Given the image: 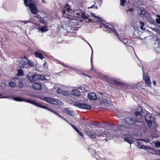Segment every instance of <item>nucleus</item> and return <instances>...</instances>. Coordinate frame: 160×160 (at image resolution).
<instances>
[{"label": "nucleus", "instance_id": "nucleus-1", "mask_svg": "<svg viewBox=\"0 0 160 160\" xmlns=\"http://www.w3.org/2000/svg\"><path fill=\"white\" fill-rule=\"evenodd\" d=\"M63 16L65 17H67L68 18L72 19L70 17H81L83 18L87 19L86 22H92L91 19H88L89 17L88 15L84 12H82L81 10H77L73 11L70 9V6L67 4L63 7L62 8V12Z\"/></svg>", "mask_w": 160, "mask_h": 160}, {"label": "nucleus", "instance_id": "nucleus-2", "mask_svg": "<svg viewBox=\"0 0 160 160\" xmlns=\"http://www.w3.org/2000/svg\"><path fill=\"white\" fill-rule=\"evenodd\" d=\"M27 79L31 82L40 80H48L50 77L47 75H39L33 72H29L26 75Z\"/></svg>", "mask_w": 160, "mask_h": 160}, {"label": "nucleus", "instance_id": "nucleus-3", "mask_svg": "<svg viewBox=\"0 0 160 160\" xmlns=\"http://www.w3.org/2000/svg\"><path fill=\"white\" fill-rule=\"evenodd\" d=\"M18 65L20 69L29 68L33 66V63L27 58L24 57L20 59Z\"/></svg>", "mask_w": 160, "mask_h": 160}, {"label": "nucleus", "instance_id": "nucleus-4", "mask_svg": "<svg viewBox=\"0 0 160 160\" xmlns=\"http://www.w3.org/2000/svg\"><path fill=\"white\" fill-rule=\"evenodd\" d=\"M13 99L14 100L17 102L24 101L28 103H29L38 107L47 109L49 111H51V109L48 108L46 106L42 105L40 103H37L35 100H34L29 99H24L22 98H21L19 97H14L13 98Z\"/></svg>", "mask_w": 160, "mask_h": 160}, {"label": "nucleus", "instance_id": "nucleus-5", "mask_svg": "<svg viewBox=\"0 0 160 160\" xmlns=\"http://www.w3.org/2000/svg\"><path fill=\"white\" fill-rule=\"evenodd\" d=\"M25 6H28L31 12L33 14H37L38 10L36 7V2L35 0H23Z\"/></svg>", "mask_w": 160, "mask_h": 160}, {"label": "nucleus", "instance_id": "nucleus-6", "mask_svg": "<svg viewBox=\"0 0 160 160\" xmlns=\"http://www.w3.org/2000/svg\"><path fill=\"white\" fill-rule=\"evenodd\" d=\"M154 118L152 116L150 113H147L145 117V121L149 128L150 132L152 131V132H153L155 130L154 128L155 124L154 122Z\"/></svg>", "mask_w": 160, "mask_h": 160}, {"label": "nucleus", "instance_id": "nucleus-7", "mask_svg": "<svg viewBox=\"0 0 160 160\" xmlns=\"http://www.w3.org/2000/svg\"><path fill=\"white\" fill-rule=\"evenodd\" d=\"M43 100L44 101L47 102L48 103L56 105H61L62 104V102L59 100L55 99L49 97H44L43 98Z\"/></svg>", "mask_w": 160, "mask_h": 160}, {"label": "nucleus", "instance_id": "nucleus-8", "mask_svg": "<svg viewBox=\"0 0 160 160\" xmlns=\"http://www.w3.org/2000/svg\"><path fill=\"white\" fill-rule=\"evenodd\" d=\"M143 120L141 118L140 119H138L137 120L134 118L130 117H128L125 118L124 119L125 122L129 125H132L135 124L136 122H142Z\"/></svg>", "mask_w": 160, "mask_h": 160}, {"label": "nucleus", "instance_id": "nucleus-9", "mask_svg": "<svg viewBox=\"0 0 160 160\" xmlns=\"http://www.w3.org/2000/svg\"><path fill=\"white\" fill-rule=\"evenodd\" d=\"M122 137L125 140L130 144H132L133 142V141L132 140L133 139L132 135L126 133H122Z\"/></svg>", "mask_w": 160, "mask_h": 160}, {"label": "nucleus", "instance_id": "nucleus-10", "mask_svg": "<svg viewBox=\"0 0 160 160\" xmlns=\"http://www.w3.org/2000/svg\"><path fill=\"white\" fill-rule=\"evenodd\" d=\"M73 105L77 107L87 109H90L91 108L90 106L87 104L85 103H81L78 102H74Z\"/></svg>", "mask_w": 160, "mask_h": 160}, {"label": "nucleus", "instance_id": "nucleus-11", "mask_svg": "<svg viewBox=\"0 0 160 160\" xmlns=\"http://www.w3.org/2000/svg\"><path fill=\"white\" fill-rule=\"evenodd\" d=\"M107 28H108L111 31H112V32H113L115 33L117 35L118 38H119V39L124 44H127L128 42V41L127 39H125V38H120L119 37L120 36L119 34H120L118 33V32H116L115 30H114V29H113L112 28H109L108 27H107Z\"/></svg>", "mask_w": 160, "mask_h": 160}, {"label": "nucleus", "instance_id": "nucleus-12", "mask_svg": "<svg viewBox=\"0 0 160 160\" xmlns=\"http://www.w3.org/2000/svg\"><path fill=\"white\" fill-rule=\"evenodd\" d=\"M134 113L136 116H139L141 117V115L142 113V109L141 107L138 106V108L134 110Z\"/></svg>", "mask_w": 160, "mask_h": 160}, {"label": "nucleus", "instance_id": "nucleus-13", "mask_svg": "<svg viewBox=\"0 0 160 160\" xmlns=\"http://www.w3.org/2000/svg\"><path fill=\"white\" fill-rule=\"evenodd\" d=\"M32 88L35 90H39L41 89V85L40 82H37L34 83L32 86Z\"/></svg>", "mask_w": 160, "mask_h": 160}, {"label": "nucleus", "instance_id": "nucleus-14", "mask_svg": "<svg viewBox=\"0 0 160 160\" xmlns=\"http://www.w3.org/2000/svg\"><path fill=\"white\" fill-rule=\"evenodd\" d=\"M64 112L67 114L71 116H74L75 114V112L69 108H66L64 111Z\"/></svg>", "mask_w": 160, "mask_h": 160}, {"label": "nucleus", "instance_id": "nucleus-15", "mask_svg": "<svg viewBox=\"0 0 160 160\" xmlns=\"http://www.w3.org/2000/svg\"><path fill=\"white\" fill-rule=\"evenodd\" d=\"M84 131L87 133L88 135L90 136V137L91 138H95V135H94L93 133H92V131L90 129L85 128Z\"/></svg>", "mask_w": 160, "mask_h": 160}, {"label": "nucleus", "instance_id": "nucleus-16", "mask_svg": "<svg viewBox=\"0 0 160 160\" xmlns=\"http://www.w3.org/2000/svg\"><path fill=\"white\" fill-rule=\"evenodd\" d=\"M143 76L146 84L148 86L150 87L151 84V82L148 76H146L145 74H144Z\"/></svg>", "mask_w": 160, "mask_h": 160}, {"label": "nucleus", "instance_id": "nucleus-17", "mask_svg": "<svg viewBox=\"0 0 160 160\" xmlns=\"http://www.w3.org/2000/svg\"><path fill=\"white\" fill-rule=\"evenodd\" d=\"M91 15L94 18H95V21L96 20V21L99 22H102V19L100 17L98 16H97L95 15L94 13H93L92 12H91L90 13Z\"/></svg>", "mask_w": 160, "mask_h": 160}, {"label": "nucleus", "instance_id": "nucleus-18", "mask_svg": "<svg viewBox=\"0 0 160 160\" xmlns=\"http://www.w3.org/2000/svg\"><path fill=\"white\" fill-rule=\"evenodd\" d=\"M34 55L36 57L39 58L41 59H42L44 58L42 53L39 51L35 52Z\"/></svg>", "mask_w": 160, "mask_h": 160}, {"label": "nucleus", "instance_id": "nucleus-19", "mask_svg": "<svg viewBox=\"0 0 160 160\" xmlns=\"http://www.w3.org/2000/svg\"><path fill=\"white\" fill-rule=\"evenodd\" d=\"M88 96L90 99L92 100H95L97 98L96 94L93 92L90 93L88 95Z\"/></svg>", "mask_w": 160, "mask_h": 160}, {"label": "nucleus", "instance_id": "nucleus-20", "mask_svg": "<svg viewBox=\"0 0 160 160\" xmlns=\"http://www.w3.org/2000/svg\"><path fill=\"white\" fill-rule=\"evenodd\" d=\"M38 32H46L48 30V29L47 28V27L43 26L42 27H38L37 28Z\"/></svg>", "mask_w": 160, "mask_h": 160}, {"label": "nucleus", "instance_id": "nucleus-21", "mask_svg": "<svg viewBox=\"0 0 160 160\" xmlns=\"http://www.w3.org/2000/svg\"><path fill=\"white\" fill-rule=\"evenodd\" d=\"M57 61V62L58 63H60L63 66L66 67L68 68H69V70L71 71H75V69L73 68L72 67H71L68 66V65H64L60 61L58 60H56Z\"/></svg>", "mask_w": 160, "mask_h": 160}, {"label": "nucleus", "instance_id": "nucleus-22", "mask_svg": "<svg viewBox=\"0 0 160 160\" xmlns=\"http://www.w3.org/2000/svg\"><path fill=\"white\" fill-rule=\"evenodd\" d=\"M72 93L74 95L78 97L79 96L80 93L79 91L77 90H74L72 91Z\"/></svg>", "mask_w": 160, "mask_h": 160}, {"label": "nucleus", "instance_id": "nucleus-23", "mask_svg": "<svg viewBox=\"0 0 160 160\" xmlns=\"http://www.w3.org/2000/svg\"><path fill=\"white\" fill-rule=\"evenodd\" d=\"M93 134L95 135V138L97 136L98 137L101 134V130L99 129L97 130L94 132Z\"/></svg>", "mask_w": 160, "mask_h": 160}, {"label": "nucleus", "instance_id": "nucleus-24", "mask_svg": "<svg viewBox=\"0 0 160 160\" xmlns=\"http://www.w3.org/2000/svg\"><path fill=\"white\" fill-rule=\"evenodd\" d=\"M149 149L150 150H152V152H150V153H151L153 154H157V155H159L160 156V151H158V153H157L156 151L152 149L151 148H150Z\"/></svg>", "mask_w": 160, "mask_h": 160}, {"label": "nucleus", "instance_id": "nucleus-25", "mask_svg": "<svg viewBox=\"0 0 160 160\" xmlns=\"http://www.w3.org/2000/svg\"><path fill=\"white\" fill-rule=\"evenodd\" d=\"M69 93L67 91L64 90L62 91V94L66 96H68L69 95Z\"/></svg>", "mask_w": 160, "mask_h": 160}, {"label": "nucleus", "instance_id": "nucleus-26", "mask_svg": "<svg viewBox=\"0 0 160 160\" xmlns=\"http://www.w3.org/2000/svg\"><path fill=\"white\" fill-rule=\"evenodd\" d=\"M23 74V71L21 69H19L18 70V73H17V75L18 76H22Z\"/></svg>", "mask_w": 160, "mask_h": 160}, {"label": "nucleus", "instance_id": "nucleus-27", "mask_svg": "<svg viewBox=\"0 0 160 160\" xmlns=\"http://www.w3.org/2000/svg\"><path fill=\"white\" fill-rule=\"evenodd\" d=\"M39 21L41 23L44 24L45 25L46 23H45V20L44 18H40Z\"/></svg>", "mask_w": 160, "mask_h": 160}, {"label": "nucleus", "instance_id": "nucleus-28", "mask_svg": "<svg viewBox=\"0 0 160 160\" xmlns=\"http://www.w3.org/2000/svg\"><path fill=\"white\" fill-rule=\"evenodd\" d=\"M113 81L114 82L117 84H118L120 82L119 79L115 78H113Z\"/></svg>", "mask_w": 160, "mask_h": 160}, {"label": "nucleus", "instance_id": "nucleus-29", "mask_svg": "<svg viewBox=\"0 0 160 160\" xmlns=\"http://www.w3.org/2000/svg\"><path fill=\"white\" fill-rule=\"evenodd\" d=\"M9 85L11 87H14L15 86V83L13 82H11L9 83Z\"/></svg>", "mask_w": 160, "mask_h": 160}, {"label": "nucleus", "instance_id": "nucleus-30", "mask_svg": "<svg viewBox=\"0 0 160 160\" xmlns=\"http://www.w3.org/2000/svg\"><path fill=\"white\" fill-rule=\"evenodd\" d=\"M120 5L122 6H123L126 0H120Z\"/></svg>", "mask_w": 160, "mask_h": 160}, {"label": "nucleus", "instance_id": "nucleus-31", "mask_svg": "<svg viewBox=\"0 0 160 160\" xmlns=\"http://www.w3.org/2000/svg\"><path fill=\"white\" fill-rule=\"evenodd\" d=\"M155 146L157 147H160V142H156L155 143Z\"/></svg>", "mask_w": 160, "mask_h": 160}, {"label": "nucleus", "instance_id": "nucleus-32", "mask_svg": "<svg viewBox=\"0 0 160 160\" xmlns=\"http://www.w3.org/2000/svg\"><path fill=\"white\" fill-rule=\"evenodd\" d=\"M9 98V97L8 96H4L3 94L0 93V98Z\"/></svg>", "mask_w": 160, "mask_h": 160}, {"label": "nucleus", "instance_id": "nucleus-33", "mask_svg": "<svg viewBox=\"0 0 160 160\" xmlns=\"http://www.w3.org/2000/svg\"><path fill=\"white\" fill-rule=\"evenodd\" d=\"M102 102L103 103L106 102L108 101V99L106 98H102Z\"/></svg>", "mask_w": 160, "mask_h": 160}, {"label": "nucleus", "instance_id": "nucleus-34", "mask_svg": "<svg viewBox=\"0 0 160 160\" xmlns=\"http://www.w3.org/2000/svg\"><path fill=\"white\" fill-rule=\"evenodd\" d=\"M138 148H143V149H146V146L143 145H139Z\"/></svg>", "mask_w": 160, "mask_h": 160}, {"label": "nucleus", "instance_id": "nucleus-35", "mask_svg": "<svg viewBox=\"0 0 160 160\" xmlns=\"http://www.w3.org/2000/svg\"><path fill=\"white\" fill-rule=\"evenodd\" d=\"M62 90L60 88H58L57 90V92L59 94H62Z\"/></svg>", "mask_w": 160, "mask_h": 160}, {"label": "nucleus", "instance_id": "nucleus-36", "mask_svg": "<svg viewBox=\"0 0 160 160\" xmlns=\"http://www.w3.org/2000/svg\"><path fill=\"white\" fill-rule=\"evenodd\" d=\"M140 140H142L143 141L146 142H148L149 141V139L148 138H145V139H140Z\"/></svg>", "mask_w": 160, "mask_h": 160}, {"label": "nucleus", "instance_id": "nucleus-37", "mask_svg": "<svg viewBox=\"0 0 160 160\" xmlns=\"http://www.w3.org/2000/svg\"><path fill=\"white\" fill-rule=\"evenodd\" d=\"M156 22L158 24L160 23V18H156Z\"/></svg>", "mask_w": 160, "mask_h": 160}, {"label": "nucleus", "instance_id": "nucleus-38", "mask_svg": "<svg viewBox=\"0 0 160 160\" xmlns=\"http://www.w3.org/2000/svg\"><path fill=\"white\" fill-rule=\"evenodd\" d=\"M18 86L19 87L22 88V87L23 86V85L21 82H20L18 85Z\"/></svg>", "mask_w": 160, "mask_h": 160}, {"label": "nucleus", "instance_id": "nucleus-39", "mask_svg": "<svg viewBox=\"0 0 160 160\" xmlns=\"http://www.w3.org/2000/svg\"><path fill=\"white\" fill-rule=\"evenodd\" d=\"M105 79L107 80V79L108 80H110L111 79V78L110 77H108L107 76H106L105 77Z\"/></svg>", "mask_w": 160, "mask_h": 160}, {"label": "nucleus", "instance_id": "nucleus-40", "mask_svg": "<svg viewBox=\"0 0 160 160\" xmlns=\"http://www.w3.org/2000/svg\"><path fill=\"white\" fill-rule=\"evenodd\" d=\"M78 133L81 137H83V136L82 133L80 131H79Z\"/></svg>", "mask_w": 160, "mask_h": 160}, {"label": "nucleus", "instance_id": "nucleus-41", "mask_svg": "<svg viewBox=\"0 0 160 160\" xmlns=\"http://www.w3.org/2000/svg\"><path fill=\"white\" fill-rule=\"evenodd\" d=\"M29 21H21V22L23 23L24 24H26Z\"/></svg>", "mask_w": 160, "mask_h": 160}, {"label": "nucleus", "instance_id": "nucleus-42", "mask_svg": "<svg viewBox=\"0 0 160 160\" xmlns=\"http://www.w3.org/2000/svg\"><path fill=\"white\" fill-rule=\"evenodd\" d=\"M74 129L78 133L79 131H80L75 127H74Z\"/></svg>", "mask_w": 160, "mask_h": 160}, {"label": "nucleus", "instance_id": "nucleus-43", "mask_svg": "<svg viewBox=\"0 0 160 160\" xmlns=\"http://www.w3.org/2000/svg\"><path fill=\"white\" fill-rule=\"evenodd\" d=\"M144 23L143 22H141L140 23V26H144Z\"/></svg>", "mask_w": 160, "mask_h": 160}, {"label": "nucleus", "instance_id": "nucleus-44", "mask_svg": "<svg viewBox=\"0 0 160 160\" xmlns=\"http://www.w3.org/2000/svg\"><path fill=\"white\" fill-rule=\"evenodd\" d=\"M132 11H133V9H132V8L129 9H128V11H127V12L128 13V11L130 12H131Z\"/></svg>", "mask_w": 160, "mask_h": 160}, {"label": "nucleus", "instance_id": "nucleus-45", "mask_svg": "<svg viewBox=\"0 0 160 160\" xmlns=\"http://www.w3.org/2000/svg\"><path fill=\"white\" fill-rule=\"evenodd\" d=\"M103 134L107 136H109V135H108V134L107 133H105V132H103L102 133Z\"/></svg>", "mask_w": 160, "mask_h": 160}, {"label": "nucleus", "instance_id": "nucleus-46", "mask_svg": "<svg viewBox=\"0 0 160 160\" xmlns=\"http://www.w3.org/2000/svg\"><path fill=\"white\" fill-rule=\"evenodd\" d=\"M57 115L59 117L62 118V115H60V114H59L58 113V114H57Z\"/></svg>", "mask_w": 160, "mask_h": 160}, {"label": "nucleus", "instance_id": "nucleus-47", "mask_svg": "<svg viewBox=\"0 0 160 160\" xmlns=\"http://www.w3.org/2000/svg\"><path fill=\"white\" fill-rule=\"evenodd\" d=\"M152 83L154 85H156V82L155 81H153Z\"/></svg>", "mask_w": 160, "mask_h": 160}, {"label": "nucleus", "instance_id": "nucleus-48", "mask_svg": "<svg viewBox=\"0 0 160 160\" xmlns=\"http://www.w3.org/2000/svg\"><path fill=\"white\" fill-rule=\"evenodd\" d=\"M71 126L72 127L74 128V127H75L74 125L72 124L71 123H69Z\"/></svg>", "mask_w": 160, "mask_h": 160}, {"label": "nucleus", "instance_id": "nucleus-49", "mask_svg": "<svg viewBox=\"0 0 160 160\" xmlns=\"http://www.w3.org/2000/svg\"><path fill=\"white\" fill-rule=\"evenodd\" d=\"M53 113H54L56 115H57V114H58V113L56 112V111H54L53 112Z\"/></svg>", "mask_w": 160, "mask_h": 160}, {"label": "nucleus", "instance_id": "nucleus-50", "mask_svg": "<svg viewBox=\"0 0 160 160\" xmlns=\"http://www.w3.org/2000/svg\"><path fill=\"white\" fill-rule=\"evenodd\" d=\"M143 26H140V28L142 30H143Z\"/></svg>", "mask_w": 160, "mask_h": 160}, {"label": "nucleus", "instance_id": "nucleus-51", "mask_svg": "<svg viewBox=\"0 0 160 160\" xmlns=\"http://www.w3.org/2000/svg\"><path fill=\"white\" fill-rule=\"evenodd\" d=\"M88 44H89V45L90 46V47H91V49H92V53H93V51H92V48H91V46L90 45L89 43H88Z\"/></svg>", "mask_w": 160, "mask_h": 160}, {"label": "nucleus", "instance_id": "nucleus-52", "mask_svg": "<svg viewBox=\"0 0 160 160\" xmlns=\"http://www.w3.org/2000/svg\"><path fill=\"white\" fill-rule=\"evenodd\" d=\"M42 2L43 3H45L46 2V1L45 0H42Z\"/></svg>", "mask_w": 160, "mask_h": 160}, {"label": "nucleus", "instance_id": "nucleus-53", "mask_svg": "<svg viewBox=\"0 0 160 160\" xmlns=\"http://www.w3.org/2000/svg\"><path fill=\"white\" fill-rule=\"evenodd\" d=\"M64 120H65L66 121H67V120L65 118H62Z\"/></svg>", "mask_w": 160, "mask_h": 160}, {"label": "nucleus", "instance_id": "nucleus-54", "mask_svg": "<svg viewBox=\"0 0 160 160\" xmlns=\"http://www.w3.org/2000/svg\"><path fill=\"white\" fill-rule=\"evenodd\" d=\"M94 7V5H92V6H91V7H88V8H92L93 7Z\"/></svg>", "mask_w": 160, "mask_h": 160}, {"label": "nucleus", "instance_id": "nucleus-55", "mask_svg": "<svg viewBox=\"0 0 160 160\" xmlns=\"http://www.w3.org/2000/svg\"><path fill=\"white\" fill-rule=\"evenodd\" d=\"M46 65H47V64H46V63H44L43 64V66H44L46 67Z\"/></svg>", "mask_w": 160, "mask_h": 160}, {"label": "nucleus", "instance_id": "nucleus-56", "mask_svg": "<svg viewBox=\"0 0 160 160\" xmlns=\"http://www.w3.org/2000/svg\"><path fill=\"white\" fill-rule=\"evenodd\" d=\"M139 85V83H137V84H136V86H138V85Z\"/></svg>", "mask_w": 160, "mask_h": 160}, {"label": "nucleus", "instance_id": "nucleus-57", "mask_svg": "<svg viewBox=\"0 0 160 160\" xmlns=\"http://www.w3.org/2000/svg\"><path fill=\"white\" fill-rule=\"evenodd\" d=\"M94 8L96 9H97L98 8L97 6H95V7H94Z\"/></svg>", "mask_w": 160, "mask_h": 160}, {"label": "nucleus", "instance_id": "nucleus-58", "mask_svg": "<svg viewBox=\"0 0 160 160\" xmlns=\"http://www.w3.org/2000/svg\"><path fill=\"white\" fill-rule=\"evenodd\" d=\"M3 85V86H4V87H3V88H4L5 87V84L4 83H3V85Z\"/></svg>", "mask_w": 160, "mask_h": 160}, {"label": "nucleus", "instance_id": "nucleus-59", "mask_svg": "<svg viewBox=\"0 0 160 160\" xmlns=\"http://www.w3.org/2000/svg\"><path fill=\"white\" fill-rule=\"evenodd\" d=\"M130 48L131 49H133V48L132 47H130Z\"/></svg>", "mask_w": 160, "mask_h": 160}, {"label": "nucleus", "instance_id": "nucleus-60", "mask_svg": "<svg viewBox=\"0 0 160 160\" xmlns=\"http://www.w3.org/2000/svg\"><path fill=\"white\" fill-rule=\"evenodd\" d=\"M53 111H54L53 110H52V109H51V111H50L53 112Z\"/></svg>", "mask_w": 160, "mask_h": 160}, {"label": "nucleus", "instance_id": "nucleus-61", "mask_svg": "<svg viewBox=\"0 0 160 160\" xmlns=\"http://www.w3.org/2000/svg\"><path fill=\"white\" fill-rule=\"evenodd\" d=\"M100 93L102 95V92H100Z\"/></svg>", "mask_w": 160, "mask_h": 160}, {"label": "nucleus", "instance_id": "nucleus-62", "mask_svg": "<svg viewBox=\"0 0 160 160\" xmlns=\"http://www.w3.org/2000/svg\"><path fill=\"white\" fill-rule=\"evenodd\" d=\"M66 122H67L68 123H69V122L68 120H67V121H66Z\"/></svg>", "mask_w": 160, "mask_h": 160}, {"label": "nucleus", "instance_id": "nucleus-63", "mask_svg": "<svg viewBox=\"0 0 160 160\" xmlns=\"http://www.w3.org/2000/svg\"><path fill=\"white\" fill-rule=\"evenodd\" d=\"M133 87H134V88H136V86H133Z\"/></svg>", "mask_w": 160, "mask_h": 160}, {"label": "nucleus", "instance_id": "nucleus-64", "mask_svg": "<svg viewBox=\"0 0 160 160\" xmlns=\"http://www.w3.org/2000/svg\"><path fill=\"white\" fill-rule=\"evenodd\" d=\"M157 160H160V159H158Z\"/></svg>", "mask_w": 160, "mask_h": 160}]
</instances>
